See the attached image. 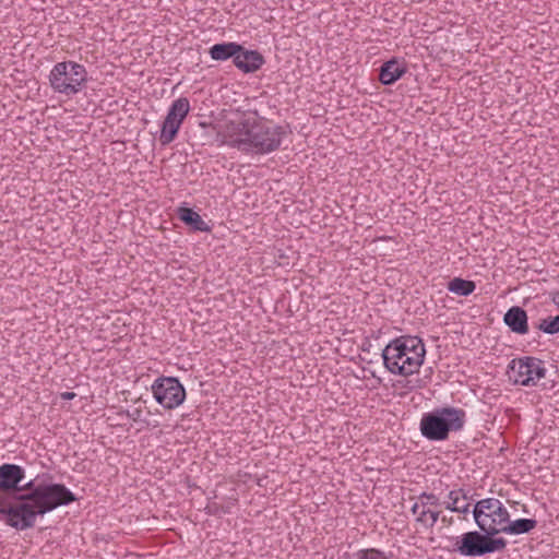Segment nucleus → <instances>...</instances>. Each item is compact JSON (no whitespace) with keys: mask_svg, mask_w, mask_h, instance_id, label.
Listing matches in <instances>:
<instances>
[{"mask_svg":"<svg viewBox=\"0 0 559 559\" xmlns=\"http://www.w3.org/2000/svg\"><path fill=\"white\" fill-rule=\"evenodd\" d=\"M25 471L16 464L5 463L0 466V491H16L24 479Z\"/></svg>","mask_w":559,"mask_h":559,"instance_id":"nucleus-11","label":"nucleus"},{"mask_svg":"<svg viewBox=\"0 0 559 559\" xmlns=\"http://www.w3.org/2000/svg\"><path fill=\"white\" fill-rule=\"evenodd\" d=\"M348 559H390L383 551L376 548H365L349 555Z\"/></svg>","mask_w":559,"mask_h":559,"instance_id":"nucleus-24","label":"nucleus"},{"mask_svg":"<svg viewBox=\"0 0 559 559\" xmlns=\"http://www.w3.org/2000/svg\"><path fill=\"white\" fill-rule=\"evenodd\" d=\"M545 376V364L536 357L516 358L511 360L508 366V377L515 384L533 386Z\"/></svg>","mask_w":559,"mask_h":559,"instance_id":"nucleus-8","label":"nucleus"},{"mask_svg":"<svg viewBox=\"0 0 559 559\" xmlns=\"http://www.w3.org/2000/svg\"><path fill=\"white\" fill-rule=\"evenodd\" d=\"M264 62V57L259 51L247 50L240 45V51L235 56L234 64L243 73H253L258 71Z\"/></svg>","mask_w":559,"mask_h":559,"instance_id":"nucleus-13","label":"nucleus"},{"mask_svg":"<svg viewBox=\"0 0 559 559\" xmlns=\"http://www.w3.org/2000/svg\"><path fill=\"white\" fill-rule=\"evenodd\" d=\"M444 508L456 513L466 514L469 512V502L466 492L463 489L451 490L443 501Z\"/></svg>","mask_w":559,"mask_h":559,"instance_id":"nucleus-15","label":"nucleus"},{"mask_svg":"<svg viewBox=\"0 0 559 559\" xmlns=\"http://www.w3.org/2000/svg\"><path fill=\"white\" fill-rule=\"evenodd\" d=\"M418 500L421 502V510L419 516L416 518V522L426 527H432L437 523L440 512L431 510V507L440 504L439 498L435 493L421 492Z\"/></svg>","mask_w":559,"mask_h":559,"instance_id":"nucleus-12","label":"nucleus"},{"mask_svg":"<svg viewBox=\"0 0 559 559\" xmlns=\"http://www.w3.org/2000/svg\"><path fill=\"white\" fill-rule=\"evenodd\" d=\"M503 322L515 334L524 335L528 332L527 313L520 306L509 308L503 316Z\"/></svg>","mask_w":559,"mask_h":559,"instance_id":"nucleus-14","label":"nucleus"},{"mask_svg":"<svg viewBox=\"0 0 559 559\" xmlns=\"http://www.w3.org/2000/svg\"><path fill=\"white\" fill-rule=\"evenodd\" d=\"M475 523L481 532L497 535L510 518L504 504L497 498H485L477 501L472 510Z\"/></svg>","mask_w":559,"mask_h":559,"instance_id":"nucleus-7","label":"nucleus"},{"mask_svg":"<svg viewBox=\"0 0 559 559\" xmlns=\"http://www.w3.org/2000/svg\"><path fill=\"white\" fill-rule=\"evenodd\" d=\"M285 134L282 126L248 118L227 127L226 142L243 153L269 154L280 147Z\"/></svg>","mask_w":559,"mask_h":559,"instance_id":"nucleus-1","label":"nucleus"},{"mask_svg":"<svg viewBox=\"0 0 559 559\" xmlns=\"http://www.w3.org/2000/svg\"><path fill=\"white\" fill-rule=\"evenodd\" d=\"M180 126L181 124H179L177 121L175 122L170 118L165 117L159 135V142L162 143V145H167L175 140L180 129Z\"/></svg>","mask_w":559,"mask_h":559,"instance_id":"nucleus-22","label":"nucleus"},{"mask_svg":"<svg viewBox=\"0 0 559 559\" xmlns=\"http://www.w3.org/2000/svg\"><path fill=\"white\" fill-rule=\"evenodd\" d=\"M537 525V521L534 519H518L511 521L510 519L507 521L506 525L501 533L509 535H521L530 533Z\"/></svg>","mask_w":559,"mask_h":559,"instance_id":"nucleus-19","label":"nucleus"},{"mask_svg":"<svg viewBox=\"0 0 559 559\" xmlns=\"http://www.w3.org/2000/svg\"><path fill=\"white\" fill-rule=\"evenodd\" d=\"M406 69L396 59H391L384 62L380 68L379 80L384 85L395 83L404 73Z\"/></svg>","mask_w":559,"mask_h":559,"instance_id":"nucleus-16","label":"nucleus"},{"mask_svg":"<svg viewBox=\"0 0 559 559\" xmlns=\"http://www.w3.org/2000/svg\"><path fill=\"white\" fill-rule=\"evenodd\" d=\"M552 301L559 307V292L552 294Z\"/></svg>","mask_w":559,"mask_h":559,"instance_id":"nucleus-28","label":"nucleus"},{"mask_svg":"<svg viewBox=\"0 0 559 559\" xmlns=\"http://www.w3.org/2000/svg\"><path fill=\"white\" fill-rule=\"evenodd\" d=\"M151 390L155 401L167 411L177 408L186 400V389L176 377H158Z\"/></svg>","mask_w":559,"mask_h":559,"instance_id":"nucleus-9","label":"nucleus"},{"mask_svg":"<svg viewBox=\"0 0 559 559\" xmlns=\"http://www.w3.org/2000/svg\"><path fill=\"white\" fill-rule=\"evenodd\" d=\"M426 348L418 336H400L391 341L382 350L385 368L394 374L411 376L424 362Z\"/></svg>","mask_w":559,"mask_h":559,"instance_id":"nucleus-3","label":"nucleus"},{"mask_svg":"<svg viewBox=\"0 0 559 559\" xmlns=\"http://www.w3.org/2000/svg\"><path fill=\"white\" fill-rule=\"evenodd\" d=\"M507 545L508 542L503 537H496L488 531L479 530L464 533L456 540L454 550L465 557H483L488 554L501 552Z\"/></svg>","mask_w":559,"mask_h":559,"instance_id":"nucleus-6","label":"nucleus"},{"mask_svg":"<svg viewBox=\"0 0 559 559\" xmlns=\"http://www.w3.org/2000/svg\"><path fill=\"white\" fill-rule=\"evenodd\" d=\"M421 510V502L418 500L417 502H415L411 509L412 513L414 515L419 516V512Z\"/></svg>","mask_w":559,"mask_h":559,"instance_id":"nucleus-26","label":"nucleus"},{"mask_svg":"<svg viewBox=\"0 0 559 559\" xmlns=\"http://www.w3.org/2000/svg\"><path fill=\"white\" fill-rule=\"evenodd\" d=\"M189 110H190V103H189L188 98L180 97L173 102L171 106L168 109L166 118H170L175 122L177 120V122L179 124H181L182 121L185 120V118L187 117V115L189 114Z\"/></svg>","mask_w":559,"mask_h":559,"instance_id":"nucleus-20","label":"nucleus"},{"mask_svg":"<svg viewBox=\"0 0 559 559\" xmlns=\"http://www.w3.org/2000/svg\"><path fill=\"white\" fill-rule=\"evenodd\" d=\"M178 217L186 224L191 226L198 231H209V225L203 221L199 213L186 206H180L177 210Z\"/></svg>","mask_w":559,"mask_h":559,"instance_id":"nucleus-18","label":"nucleus"},{"mask_svg":"<svg viewBox=\"0 0 559 559\" xmlns=\"http://www.w3.org/2000/svg\"><path fill=\"white\" fill-rule=\"evenodd\" d=\"M466 423V413L462 408L452 406L438 407L423 415L419 429L429 441H444L450 432L463 429Z\"/></svg>","mask_w":559,"mask_h":559,"instance_id":"nucleus-4","label":"nucleus"},{"mask_svg":"<svg viewBox=\"0 0 559 559\" xmlns=\"http://www.w3.org/2000/svg\"><path fill=\"white\" fill-rule=\"evenodd\" d=\"M476 288V285L473 281L463 280L461 277H454L448 284V289L457 295V296H468Z\"/></svg>","mask_w":559,"mask_h":559,"instance_id":"nucleus-21","label":"nucleus"},{"mask_svg":"<svg viewBox=\"0 0 559 559\" xmlns=\"http://www.w3.org/2000/svg\"><path fill=\"white\" fill-rule=\"evenodd\" d=\"M87 82V71L83 64L74 61L58 62L49 74L52 90L64 95H75Z\"/></svg>","mask_w":559,"mask_h":559,"instance_id":"nucleus-5","label":"nucleus"},{"mask_svg":"<svg viewBox=\"0 0 559 559\" xmlns=\"http://www.w3.org/2000/svg\"><path fill=\"white\" fill-rule=\"evenodd\" d=\"M0 515H4L5 523L17 531L32 528L33 512L24 504L9 503L8 508H0Z\"/></svg>","mask_w":559,"mask_h":559,"instance_id":"nucleus-10","label":"nucleus"},{"mask_svg":"<svg viewBox=\"0 0 559 559\" xmlns=\"http://www.w3.org/2000/svg\"><path fill=\"white\" fill-rule=\"evenodd\" d=\"M120 415L127 416L129 419L133 421H140L142 417V409L141 408H134L132 411H124Z\"/></svg>","mask_w":559,"mask_h":559,"instance_id":"nucleus-25","label":"nucleus"},{"mask_svg":"<svg viewBox=\"0 0 559 559\" xmlns=\"http://www.w3.org/2000/svg\"><path fill=\"white\" fill-rule=\"evenodd\" d=\"M16 491H25L15 497L13 504H24L33 512L32 527L35 525L37 515H44L58 507L68 506L76 500L74 493L62 484H38L32 479Z\"/></svg>","mask_w":559,"mask_h":559,"instance_id":"nucleus-2","label":"nucleus"},{"mask_svg":"<svg viewBox=\"0 0 559 559\" xmlns=\"http://www.w3.org/2000/svg\"><path fill=\"white\" fill-rule=\"evenodd\" d=\"M536 329L546 334H556L559 332V314L556 317H547L536 324Z\"/></svg>","mask_w":559,"mask_h":559,"instance_id":"nucleus-23","label":"nucleus"},{"mask_svg":"<svg viewBox=\"0 0 559 559\" xmlns=\"http://www.w3.org/2000/svg\"><path fill=\"white\" fill-rule=\"evenodd\" d=\"M75 396H76V394L74 392H63L60 394V397L62 400H67V401L73 400Z\"/></svg>","mask_w":559,"mask_h":559,"instance_id":"nucleus-27","label":"nucleus"},{"mask_svg":"<svg viewBox=\"0 0 559 559\" xmlns=\"http://www.w3.org/2000/svg\"><path fill=\"white\" fill-rule=\"evenodd\" d=\"M240 51V45L234 41L215 44L210 48V56L213 60L225 61L233 58L235 62V56Z\"/></svg>","mask_w":559,"mask_h":559,"instance_id":"nucleus-17","label":"nucleus"}]
</instances>
